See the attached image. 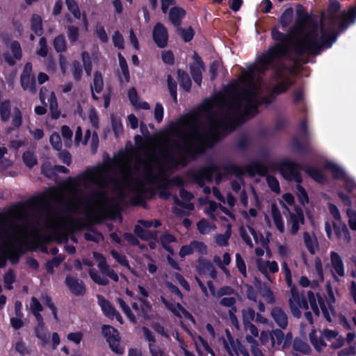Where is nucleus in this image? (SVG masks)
<instances>
[{
    "label": "nucleus",
    "mask_w": 356,
    "mask_h": 356,
    "mask_svg": "<svg viewBox=\"0 0 356 356\" xmlns=\"http://www.w3.org/2000/svg\"><path fill=\"white\" fill-rule=\"evenodd\" d=\"M77 179H67L59 188H51L44 193L33 197L24 204L15 207L8 218L0 219V257L5 259L17 253L31 238L36 237L42 229L55 235L63 234L66 222L53 209V204H72L77 198Z\"/></svg>",
    "instance_id": "f257e3e1"
},
{
    "label": "nucleus",
    "mask_w": 356,
    "mask_h": 356,
    "mask_svg": "<svg viewBox=\"0 0 356 356\" xmlns=\"http://www.w3.org/2000/svg\"><path fill=\"white\" fill-rule=\"evenodd\" d=\"M109 180L111 181V197L104 189H101L92 195L90 201L88 213L96 220L104 218L111 211L118 210L121 205L142 204L156 193L161 198L167 199L177 189H179V195L183 201L175 197V203L187 210L186 215L194 209V205L189 202L193 195L181 188L184 179Z\"/></svg>",
    "instance_id": "f03ea898"
},
{
    "label": "nucleus",
    "mask_w": 356,
    "mask_h": 356,
    "mask_svg": "<svg viewBox=\"0 0 356 356\" xmlns=\"http://www.w3.org/2000/svg\"><path fill=\"white\" fill-rule=\"evenodd\" d=\"M209 131H200L193 129V132L197 136L192 143L184 139V145L174 142L172 147L179 152L178 155L170 150L161 151L162 158L169 163L185 165L189 160H195L197 156L202 155L207 147L213 146L221 136L233 131L235 129L233 115L230 112L221 114L218 118H209Z\"/></svg>",
    "instance_id": "7ed1b4c3"
},
{
    "label": "nucleus",
    "mask_w": 356,
    "mask_h": 356,
    "mask_svg": "<svg viewBox=\"0 0 356 356\" xmlns=\"http://www.w3.org/2000/svg\"><path fill=\"white\" fill-rule=\"evenodd\" d=\"M339 34V31L331 29L327 31H321V35L319 38L317 31H310L295 43L293 51L298 57H302L305 54L318 56L322 51L332 46Z\"/></svg>",
    "instance_id": "20e7f679"
},
{
    "label": "nucleus",
    "mask_w": 356,
    "mask_h": 356,
    "mask_svg": "<svg viewBox=\"0 0 356 356\" xmlns=\"http://www.w3.org/2000/svg\"><path fill=\"white\" fill-rule=\"evenodd\" d=\"M271 38L276 42L258 56L257 71L261 74H265L269 70L276 68L277 76L280 78L281 73L277 70L275 61L288 54L289 38L286 34L280 31L277 27L272 29Z\"/></svg>",
    "instance_id": "39448f33"
},
{
    "label": "nucleus",
    "mask_w": 356,
    "mask_h": 356,
    "mask_svg": "<svg viewBox=\"0 0 356 356\" xmlns=\"http://www.w3.org/2000/svg\"><path fill=\"white\" fill-rule=\"evenodd\" d=\"M117 161L110 158L106 153L101 163L96 165L88 167L84 171L76 177L69 176L67 178H118L112 175L117 168ZM119 178H135L132 176H122ZM136 178H138L137 177ZM141 178H170L168 176H144ZM172 178H181L179 176L172 177Z\"/></svg>",
    "instance_id": "423d86ee"
},
{
    "label": "nucleus",
    "mask_w": 356,
    "mask_h": 356,
    "mask_svg": "<svg viewBox=\"0 0 356 356\" xmlns=\"http://www.w3.org/2000/svg\"><path fill=\"white\" fill-rule=\"evenodd\" d=\"M222 169L225 174L234 175L235 178H243L245 174H248L250 177L259 175L264 178H275L274 176L268 174V167L257 159H251L243 166L230 162L225 163Z\"/></svg>",
    "instance_id": "0eeeda50"
},
{
    "label": "nucleus",
    "mask_w": 356,
    "mask_h": 356,
    "mask_svg": "<svg viewBox=\"0 0 356 356\" xmlns=\"http://www.w3.org/2000/svg\"><path fill=\"white\" fill-rule=\"evenodd\" d=\"M301 170L305 171L309 178H327L323 170L330 172L332 178H350L346 170L340 165L332 161H325L322 165V169L302 164Z\"/></svg>",
    "instance_id": "6e6552de"
},
{
    "label": "nucleus",
    "mask_w": 356,
    "mask_h": 356,
    "mask_svg": "<svg viewBox=\"0 0 356 356\" xmlns=\"http://www.w3.org/2000/svg\"><path fill=\"white\" fill-rule=\"evenodd\" d=\"M241 98L247 103L244 111L246 116L253 118L259 113V107L261 105L253 85H250L248 89L242 92Z\"/></svg>",
    "instance_id": "1a4fd4ad"
},
{
    "label": "nucleus",
    "mask_w": 356,
    "mask_h": 356,
    "mask_svg": "<svg viewBox=\"0 0 356 356\" xmlns=\"http://www.w3.org/2000/svg\"><path fill=\"white\" fill-rule=\"evenodd\" d=\"M289 303L293 316L298 318H300L302 315L300 309L307 310L309 309L307 300L300 295L294 286L291 289V298Z\"/></svg>",
    "instance_id": "9d476101"
},
{
    "label": "nucleus",
    "mask_w": 356,
    "mask_h": 356,
    "mask_svg": "<svg viewBox=\"0 0 356 356\" xmlns=\"http://www.w3.org/2000/svg\"><path fill=\"white\" fill-rule=\"evenodd\" d=\"M102 333L113 352L118 354L124 353V348L120 344L118 332L115 328L109 325H103Z\"/></svg>",
    "instance_id": "9b49d317"
},
{
    "label": "nucleus",
    "mask_w": 356,
    "mask_h": 356,
    "mask_svg": "<svg viewBox=\"0 0 356 356\" xmlns=\"http://www.w3.org/2000/svg\"><path fill=\"white\" fill-rule=\"evenodd\" d=\"M304 222V213L301 209L296 208L293 212H289L286 222L289 233L293 236L296 235Z\"/></svg>",
    "instance_id": "f8f14e48"
},
{
    "label": "nucleus",
    "mask_w": 356,
    "mask_h": 356,
    "mask_svg": "<svg viewBox=\"0 0 356 356\" xmlns=\"http://www.w3.org/2000/svg\"><path fill=\"white\" fill-rule=\"evenodd\" d=\"M280 171L283 178H302L298 170H301L302 164L291 160H284L280 163Z\"/></svg>",
    "instance_id": "ddd939ff"
},
{
    "label": "nucleus",
    "mask_w": 356,
    "mask_h": 356,
    "mask_svg": "<svg viewBox=\"0 0 356 356\" xmlns=\"http://www.w3.org/2000/svg\"><path fill=\"white\" fill-rule=\"evenodd\" d=\"M240 233L242 239L250 248H252L254 244L265 245L264 236L250 226L241 228Z\"/></svg>",
    "instance_id": "4468645a"
},
{
    "label": "nucleus",
    "mask_w": 356,
    "mask_h": 356,
    "mask_svg": "<svg viewBox=\"0 0 356 356\" xmlns=\"http://www.w3.org/2000/svg\"><path fill=\"white\" fill-rule=\"evenodd\" d=\"M152 39L159 48H165L168 45L169 34L167 28L161 23L157 22L153 27Z\"/></svg>",
    "instance_id": "2eb2a0df"
},
{
    "label": "nucleus",
    "mask_w": 356,
    "mask_h": 356,
    "mask_svg": "<svg viewBox=\"0 0 356 356\" xmlns=\"http://www.w3.org/2000/svg\"><path fill=\"white\" fill-rule=\"evenodd\" d=\"M195 62L190 65V73L194 82L200 86L202 81V70H204V63L202 58L195 52L193 56Z\"/></svg>",
    "instance_id": "dca6fc26"
},
{
    "label": "nucleus",
    "mask_w": 356,
    "mask_h": 356,
    "mask_svg": "<svg viewBox=\"0 0 356 356\" xmlns=\"http://www.w3.org/2000/svg\"><path fill=\"white\" fill-rule=\"evenodd\" d=\"M223 163L221 165H218L213 161H209L203 167L200 168L197 175H193L191 178H213V175L217 172L219 170H222V166L224 165ZM214 178H223L222 175L218 173Z\"/></svg>",
    "instance_id": "f3484780"
},
{
    "label": "nucleus",
    "mask_w": 356,
    "mask_h": 356,
    "mask_svg": "<svg viewBox=\"0 0 356 356\" xmlns=\"http://www.w3.org/2000/svg\"><path fill=\"white\" fill-rule=\"evenodd\" d=\"M98 304L101 307L102 310L104 315L109 318H115L120 323H122V318L118 311L112 306V305L107 301L102 296L98 295L97 296Z\"/></svg>",
    "instance_id": "a211bd4d"
},
{
    "label": "nucleus",
    "mask_w": 356,
    "mask_h": 356,
    "mask_svg": "<svg viewBox=\"0 0 356 356\" xmlns=\"http://www.w3.org/2000/svg\"><path fill=\"white\" fill-rule=\"evenodd\" d=\"M10 50L12 55L9 52H4L3 57L9 66H14L16 64L15 60H20L22 58L21 45L17 40L11 42Z\"/></svg>",
    "instance_id": "6ab92c4d"
},
{
    "label": "nucleus",
    "mask_w": 356,
    "mask_h": 356,
    "mask_svg": "<svg viewBox=\"0 0 356 356\" xmlns=\"http://www.w3.org/2000/svg\"><path fill=\"white\" fill-rule=\"evenodd\" d=\"M270 316L280 328L284 330L287 327L288 315L281 307H273L270 310Z\"/></svg>",
    "instance_id": "aec40b11"
},
{
    "label": "nucleus",
    "mask_w": 356,
    "mask_h": 356,
    "mask_svg": "<svg viewBox=\"0 0 356 356\" xmlns=\"http://www.w3.org/2000/svg\"><path fill=\"white\" fill-rule=\"evenodd\" d=\"M331 272L334 278L345 276V266L340 255L336 252H330Z\"/></svg>",
    "instance_id": "412c9836"
},
{
    "label": "nucleus",
    "mask_w": 356,
    "mask_h": 356,
    "mask_svg": "<svg viewBox=\"0 0 356 356\" xmlns=\"http://www.w3.org/2000/svg\"><path fill=\"white\" fill-rule=\"evenodd\" d=\"M256 266L259 271L264 275L267 278L269 273H276L279 270V266L275 261L264 260L261 258L256 259Z\"/></svg>",
    "instance_id": "4be33fe9"
},
{
    "label": "nucleus",
    "mask_w": 356,
    "mask_h": 356,
    "mask_svg": "<svg viewBox=\"0 0 356 356\" xmlns=\"http://www.w3.org/2000/svg\"><path fill=\"white\" fill-rule=\"evenodd\" d=\"M168 12V21L176 28L181 26L186 11L181 7L172 6Z\"/></svg>",
    "instance_id": "5701e85b"
},
{
    "label": "nucleus",
    "mask_w": 356,
    "mask_h": 356,
    "mask_svg": "<svg viewBox=\"0 0 356 356\" xmlns=\"http://www.w3.org/2000/svg\"><path fill=\"white\" fill-rule=\"evenodd\" d=\"M65 284L70 291L75 296H82L85 293L86 288L83 282L76 277L68 275Z\"/></svg>",
    "instance_id": "b1692460"
},
{
    "label": "nucleus",
    "mask_w": 356,
    "mask_h": 356,
    "mask_svg": "<svg viewBox=\"0 0 356 356\" xmlns=\"http://www.w3.org/2000/svg\"><path fill=\"white\" fill-rule=\"evenodd\" d=\"M312 19V14L307 12L300 4L296 8V24L300 28H304L308 25Z\"/></svg>",
    "instance_id": "393cba45"
},
{
    "label": "nucleus",
    "mask_w": 356,
    "mask_h": 356,
    "mask_svg": "<svg viewBox=\"0 0 356 356\" xmlns=\"http://www.w3.org/2000/svg\"><path fill=\"white\" fill-rule=\"evenodd\" d=\"M222 211L228 216H232L231 213L229 210L220 205H218L216 202L210 201L208 202L204 212L207 215H208L211 218L214 220H216L219 217L220 212Z\"/></svg>",
    "instance_id": "a878e982"
},
{
    "label": "nucleus",
    "mask_w": 356,
    "mask_h": 356,
    "mask_svg": "<svg viewBox=\"0 0 356 356\" xmlns=\"http://www.w3.org/2000/svg\"><path fill=\"white\" fill-rule=\"evenodd\" d=\"M231 186L232 190L239 195L241 204L247 207L248 197L245 190L243 179H233Z\"/></svg>",
    "instance_id": "bb28decb"
},
{
    "label": "nucleus",
    "mask_w": 356,
    "mask_h": 356,
    "mask_svg": "<svg viewBox=\"0 0 356 356\" xmlns=\"http://www.w3.org/2000/svg\"><path fill=\"white\" fill-rule=\"evenodd\" d=\"M305 245L311 254H315L318 250V242L314 234L307 232L303 233Z\"/></svg>",
    "instance_id": "cd10ccee"
},
{
    "label": "nucleus",
    "mask_w": 356,
    "mask_h": 356,
    "mask_svg": "<svg viewBox=\"0 0 356 356\" xmlns=\"http://www.w3.org/2000/svg\"><path fill=\"white\" fill-rule=\"evenodd\" d=\"M37 323L35 327V336L41 341L42 346H45L49 342L50 333L45 327L43 320H41V322L37 321Z\"/></svg>",
    "instance_id": "c85d7f7f"
},
{
    "label": "nucleus",
    "mask_w": 356,
    "mask_h": 356,
    "mask_svg": "<svg viewBox=\"0 0 356 356\" xmlns=\"http://www.w3.org/2000/svg\"><path fill=\"white\" fill-rule=\"evenodd\" d=\"M20 84L24 90H29L31 94L37 92L35 76L20 75Z\"/></svg>",
    "instance_id": "c756f323"
},
{
    "label": "nucleus",
    "mask_w": 356,
    "mask_h": 356,
    "mask_svg": "<svg viewBox=\"0 0 356 356\" xmlns=\"http://www.w3.org/2000/svg\"><path fill=\"white\" fill-rule=\"evenodd\" d=\"M161 300L163 305L168 308L172 313L177 316H181V315H188V312L179 304L166 300L163 297H161Z\"/></svg>",
    "instance_id": "7c9ffc66"
},
{
    "label": "nucleus",
    "mask_w": 356,
    "mask_h": 356,
    "mask_svg": "<svg viewBox=\"0 0 356 356\" xmlns=\"http://www.w3.org/2000/svg\"><path fill=\"white\" fill-rule=\"evenodd\" d=\"M307 299L310 305V307L316 316H319L320 309L318 305L321 307L324 305L323 298L318 295H315L312 291L307 292Z\"/></svg>",
    "instance_id": "2f4dec72"
},
{
    "label": "nucleus",
    "mask_w": 356,
    "mask_h": 356,
    "mask_svg": "<svg viewBox=\"0 0 356 356\" xmlns=\"http://www.w3.org/2000/svg\"><path fill=\"white\" fill-rule=\"evenodd\" d=\"M271 216L277 229L280 233H284L285 227L283 218L281 212L275 204L271 207Z\"/></svg>",
    "instance_id": "473e14b6"
},
{
    "label": "nucleus",
    "mask_w": 356,
    "mask_h": 356,
    "mask_svg": "<svg viewBox=\"0 0 356 356\" xmlns=\"http://www.w3.org/2000/svg\"><path fill=\"white\" fill-rule=\"evenodd\" d=\"M31 30L38 36H42L44 33L42 19L41 16L33 14L31 18Z\"/></svg>",
    "instance_id": "72a5a7b5"
},
{
    "label": "nucleus",
    "mask_w": 356,
    "mask_h": 356,
    "mask_svg": "<svg viewBox=\"0 0 356 356\" xmlns=\"http://www.w3.org/2000/svg\"><path fill=\"white\" fill-rule=\"evenodd\" d=\"M177 79L179 82L180 87L186 92H189L191 88L192 81L186 72L183 70H177Z\"/></svg>",
    "instance_id": "f704fd0d"
},
{
    "label": "nucleus",
    "mask_w": 356,
    "mask_h": 356,
    "mask_svg": "<svg viewBox=\"0 0 356 356\" xmlns=\"http://www.w3.org/2000/svg\"><path fill=\"white\" fill-rule=\"evenodd\" d=\"M29 307L36 321L41 322V320H43V318L40 312L43 310V307L36 298H31L29 303Z\"/></svg>",
    "instance_id": "c9c22d12"
},
{
    "label": "nucleus",
    "mask_w": 356,
    "mask_h": 356,
    "mask_svg": "<svg viewBox=\"0 0 356 356\" xmlns=\"http://www.w3.org/2000/svg\"><path fill=\"white\" fill-rule=\"evenodd\" d=\"M134 234L143 240L149 241L155 239L157 237L156 232H150L140 225H136L134 228Z\"/></svg>",
    "instance_id": "e433bc0d"
},
{
    "label": "nucleus",
    "mask_w": 356,
    "mask_h": 356,
    "mask_svg": "<svg viewBox=\"0 0 356 356\" xmlns=\"http://www.w3.org/2000/svg\"><path fill=\"white\" fill-rule=\"evenodd\" d=\"M271 336V346L269 348L270 351L273 352L276 346H280L284 339V332L280 329H275L270 332Z\"/></svg>",
    "instance_id": "4c0bfd02"
},
{
    "label": "nucleus",
    "mask_w": 356,
    "mask_h": 356,
    "mask_svg": "<svg viewBox=\"0 0 356 356\" xmlns=\"http://www.w3.org/2000/svg\"><path fill=\"white\" fill-rule=\"evenodd\" d=\"M11 114V102L5 99L0 103V118L2 122H8Z\"/></svg>",
    "instance_id": "58836bf2"
},
{
    "label": "nucleus",
    "mask_w": 356,
    "mask_h": 356,
    "mask_svg": "<svg viewBox=\"0 0 356 356\" xmlns=\"http://www.w3.org/2000/svg\"><path fill=\"white\" fill-rule=\"evenodd\" d=\"M291 145L293 149L297 152L307 153L309 150V143L307 140H305L303 143L297 136H294L292 138Z\"/></svg>",
    "instance_id": "ea45409f"
},
{
    "label": "nucleus",
    "mask_w": 356,
    "mask_h": 356,
    "mask_svg": "<svg viewBox=\"0 0 356 356\" xmlns=\"http://www.w3.org/2000/svg\"><path fill=\"white\" fill-rule=\"evenodd\" d=\"M314 266L316 273V278L312 283V288L314 289L318 286V282L323 280V269L321 259L319 257L314 259Z\"/></svg>",
    "instance_id": "a19ab883"
},
{
    "label": "nucleus",
    "mask_w": 356,
    "mask_h": 356,
    "mask_svg": "<svg viewBox=\"0 0 356 356\" xmlns=\"http://www.w3.org/2000/svg\"><path fill=\"white\" fill-rule=\"evenodd\" d=\"M341 8V4L337 0H330L329 5L327 8L328 19L334 22L337 19V13Z\"/></svg>",
    "instance_id": "79ce46f5"
},
{
    "label": "nucleus",
    "mask_w": 356,
    "mask_h": 356,
    "mask_svg": "<svg viewBox=\"0 0 356 356\" xmlns=\"http://www.w3.org/2000/svg\"><path fill=\"white\" fill-rule=\"evenodd\" d=\"M176 238L169 234L168 232H165L160 237V243L168 252H169L171 254H173V250L170 246V243L173 242H176Z\"/></svg>",
    "instance_id": "37998d69"
},
{
    "label": "nucleus",
    "mask_w": 356,
    "mask_h": 356,
    "mask_svg": "<svg viewBox=\"0 0 356 356\" xmlns=\"http://www.w3.org/2000/svg\"><path fill=\"white\" fill-rule=\"evenodd\" d=\"M197 228L201 234H207L216 229V227L213 222H209L206 219H202L197 222Z\"/></svg>",
    "instance_id": "c03bdc74"
},
{
    "label": "nucleus",
    "mask_w": 356,
    "mask_h": 356,
    "mask_svg": "<svg viewBox=\"0 0 356 356\" xmlns=\"http://www.w3.org/2000/svg\"><path fill=\"white\" fill-rule=\"evenodd\" d=\"M293 10L292 8H288L284 10L279 18V22L282 29L289 26L292 22Z\"/></svg>",
    "instance_id": "a18cd8bd"
},
{
    "label": "nucleus",
    "mask_w": 356,
    "mask_h": 356,
    "mask_svg": "<svg viewBox=\"0 0 356 356\" xmlns=\"http://www.w3.org/2000/svg\"><path fill=\"white\" fill-rule=\"evenodd\" d=\"M104 88L103 76L100 72L96 71L94 73L93 83L90 86L91 91L100 93Z\"/></svg>",
    "instance_id": "49530a36"
},
{
    "label": "nucleus",
    "mask_w": 356,
    "mask_h": 356,
    "mask_svg": "<svg viewBox=\"0 0 356 356\" xmlns=\"http://www.w3.org/2000/svg\"><path fill=\"white\" fill-rule=\"evenodd\" d=\"M296 195L298 198L299 202L302 205H305L309 202V197L306 191L301 186L302 179H296Z\"/></svg>",
    "instance_id": "de8ad7c7"
},
{
    "label": "nucleus",
    "mask_w": 356,
    "mask_h": 356,
    "mask_svg": "<svg viewBox=\"0 0 356 356\" xmlns=\"http://www.w3.org/2000/svg\"><path fill=\"white\" fill-rule=\"evenodd\" d=\"M53 46L57 53L65 52L67 50V42L63 34L57 35L53 41Z\"/></svg>",
    "instance_id": "09e8293b"
},
{
    "label": "nucleus",
    "mask_w": 356,
    "mask_h": 356,
    "mask_svg": "<svg viewBox=\"0 0 356 356\" xmlns=\"http://www.w3.org/2000/svg\"><path fill=\"white\" fill-rule=\"evenodd\" d=\"M177 33L185 42H191L195 35V31L191 26H189L187 29H184L180 26L177 28Z\"/></svg>",
    "instance_id": "8fccbe9b"
},
{
    "label": "nucleus",
    "mask_w": 356,
    "mask_h": 356,
    "mask_svg": "<svg viewBox=\"0 0 356 356\" xmlns=\"http://www.w3.org/2000/svg\"><path fill=\"white\" fill-rule=\"evenodd\" d=\"M89 275L92 280L99 285L105 286L108 284V279L98 273L95 268H90L88 270Z\"/></svg>",
    "instance_id": "3c124183"
},
{
    "label": "nucleus",
    "mask_w": 356,
    "mask_h": 356,
    "mask_svg": "<svg viewBox=\"0 0 356 356\" xmlns=\"http://www.w3.org/2000/svg\"><path fill=\"white\" fill-rule=\"evenodd\" d=\"M22 161L29 168H33L38 163V159L33 152L30 150L25 151L22 154Z\"/></svg>",
    "instance_id": "603ef678"
},
{
    "label": "nucleus",
    "mask_w": 356,
    "mask_h": 356,
    "mask_svg": "<svg viewBox=\"0 0 356 356\" xmlns=\"http://www.w3.org/2000/svg\"><path fill=\"white\" fill-rule=\"evenodd\" d=\"M65 4L67 10L72 14L75 19H81V13L79 5L75 0H65Z\"/></svg>",
    "instance_id": "864d4df0"
},
{
    "label": "nucleus",
    "mask_w": 356,
    "mask_h": 356,
    "mask_svg": "<svg viewBox=\"0 0 356 356\" xmlns=\"http://www.w3.org/2000/svg\"><path fill=\"white\" fill-rule=\"evenodd\" d=\"M231 236V226L227 225V228L223 234H216L215 236L216 243L220 246H227L229 238Z\"/></svg>",
    "instance_id": "5fc2aeb1"
},
{
    "label": "nucleus",
    "mask_w": 356,
    "mask_h": 356,
    "mask_svg": "<svg viewBox=\"0 0 356 356\" xmlns=\"http://www.w3.org/2000/svg\"><path fill=\"white\" fill-rule=\"evenodd\" d=\"M49 109L52 119H58L60 116V112L58 110V103L54 92H51L49 97Z\"/></svg>",
    "instance_id": "6e6d98bb"
},
{
    "label": "nucleus",
    "mask_w": 356,
    "mask_h": 356,
    "mask_svg": "<svg viewBox=\"0 0 356 356\" xmlns=\"http://www.w3.org/2000/svg\"><path fill=\"white\" fill-rule=\"evenodd\" d=\"M118 57L119 65H120V69L122 71V74L126 82H129L130 80V74H129V70L127 60L124 58V57L122 55L121 53H118Z\"/></svg>",
    "instance_id": "4d7b16f0"
},
{
    "label": "nucleus",
    "mask_w": 356,
    "mask_h": 356,
    "mask_svg": "<svg viewBox=\"0 0 356 356\" xmlns=\"http://www.w3.org/2000/svg\"><path fill=\"white\" fill-rule=\"evenodd\" d=\"M261 296L268 304L273 305L277 301L274 292L268 287L261 289Z\"/></svg>",
    "instance_id": "13d9d810"
},
{
    "label": "nucleus",
    "mask_w": 356,
    "mask_h": 356,
    "mask_svg": "<svg viewBox=\"0 0 356 356\" xmlns=\"http://www.w3.org/2000/svg\"><path fill=\"white\" fill-rule=\"evenodd\" d=\"M99 266V270L104 276L106 278L108 277L114 282H118L119 280L118 274L115 272V270L111 268L108 264H106L104 266Z\"/></svg>",
    "instance_id": "bf43d9fd"
},
{
    "label": "nucleus",
    "mask_w": 356,
    "mask_h": 356,
    "mask_svg": "<svg viewBox=\"0 0 356 356\" xmlns=\"http://www.w3.org/2000/svg\"><path fill=\"white\" fill-rule=\"evenodd\" d=\"M240 341H234L230 334L227 335V339H224V347L231 356H234V350H236V343Z\"/></svg>",
    "instance_id": "052dcab7"
},
{
    "label": "nucleus",
    "mask_w": 356,
    "mask_h": 356,
    "mask_svg": "<svg viewBox=\"0 0 356 356\" xmlns=\"http://www.w3.org/2000/svg\"><path fill=\"white\" fill-rule=\"evenodd\" d=\"M213 263L219 267V268L229 266L231 263V256L228 252H225L222 255V259L218 255H215L213 258Z\"/></svg>",
    "instance_id": "680f3d73"
},
{
    "label": "nucleus",
    "mask_w": 356,
    "mask_h": 356,
    "mask_svg": "<svg viewBox=\"0 0 356 356\" xmlns=\"http://www.w3.org/2000/svg\"><path fill=\"white\" fill-rule=\"evenodd\" d=\"M194 342L197 352L200 353L201 348H202L207 353L213 355V350L209 346V343L200 336H198L194 339Z\"/></svg>",
    "instance_id": "e2e57ef3"
},
{
    "label": "nucleus",
    "mask_w": 356,
    "mask_h": 356,
    "mask_svg": "<svg viewBox=\"0 0 356 356\" xmlns=\"http://www.w3.org/2000/svg\"><path fill=\"white\" fill-rule=\"evenodd\" d=\"M291 84L292 83L288 81H281L273 88L272 94L275 96L284 93L289 89Z\"/></svg>",
    "instance_id": "0e129e2a"
},
{
    "label": "nucleus",
    "mask_w": 356,
    "mask_h": 356,
    "mask_svg": "<svg viewBox=\"0 0 356 356\" xmlns=\"http://www.w3.org/2000/svg\"><path fill=\"white\" fill-rule=\"evenodd\" d=\"M67 34L70 43L76 42L79 37V29L74 25H69L67 28Z\"/></svg>",
    "instance_id": "69168bd1"
},
{
    "label": "nucleus",
    "mask_w": 356,
    "mask_h": 356,
    "mask_svg": "<svg viewBox=\"0 0 356 356\" xmlns=\"http://www.w3.org/2000/svg\"><path fill=\"white\" fill-rule=\"evenodd\" d=\"M41 173L46 178H55L54 177V165H52L49 161L43 163L41 165ZM56 178H58L56 177Z\"/></svg>",
    "instance_id": "338daca9"
},
{
    "label": "nucleus",
    "mask_w": 356,
    "mask_h": 356,
    "mask_svg": "<svg viewBox=\"0 0 356 356\" xmlns=\"http://www.w3.org/2000/svg\"><path fill=\"white\" fill-rule=\"evenodd\" d=\"M112 40L115 47L118 49H124V40L122 33L119 31H114L112 35Z\"/></svg>",
    "instance_id": "774afa93"
}]
</instances>
